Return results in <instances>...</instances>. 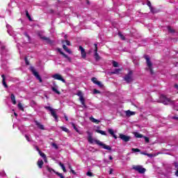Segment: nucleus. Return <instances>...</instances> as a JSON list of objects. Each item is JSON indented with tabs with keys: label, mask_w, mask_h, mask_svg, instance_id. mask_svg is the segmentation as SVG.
Returning <instances> with one entry per match:
<instances>
[{
	"label": "nucleus",
	"mask_w": 178,
	"mask_h": 178,
	"mask_svg": "<svg viewBox=\"0 0 178 178\" xmlns=\"http://www.w3.org/2000/svg\"><path fill=\"white\" fill-rule=\"evenodd\" d=\"M92 81L94 83V84H97L99 87H102V83L97 79V78L93 77L92 78Z\"/></svg>",
	"instance_id": "nucleus-16"
},
{
	"label": "nucleus",
	"mask_w": 178,
	"mask_h": 178,
	"mask_svg": "<svg viewBox=\"0 0 178 178\" xmlns=\"http://www.w3.org/2000/svg\"><path fill=\"white\" fill-rule=\"evenodd\" d=\"M120 138L122 140V141H124V143H127V141H130V136H126L124 134H120Z\"/></svg>",
	"instance_id": "nucleus-13"
},
{
	"label": "nucleus",
	"mask_w": 178,
	"mask_h": 178,
	"mask_svg": "<svg viewBox=\"0 0 178 178\" xmlns=\"http://www.w3.org/2000/svg\"><path fill=\"white\" fill-rule=\"evenodd\" d=\"M2 67L5 68V66L3 65V63L1 64Z\"/></svg>",
	"instance_id": "nucleus-62"
},
{
	"label": "nucleus",
	"mask_w": 178,
	"mask_h": 178,
	"mask_svg": "<svg viewBox=\"0 0 178 178\" xmlns=\"http://www.w3.org/2000/svg\"><path fill=\"white\" fill-rule=\"evenodd\" d=\"M76 95L79 97V101L83 106V108H87V105H86V99H84V95H83L82 91H78Z\"/></svg>",
	"instance_id": "nucleus-5"
},
{
	"label": "nucleus",
	"mask_w": 178,
	"mask_h": 178,
	"mask_svg": "<svg viewBox=\"0 0 178 178\" xmlns=\"http://www.w3.org/2000/svg\"><path fill=\"white\" fill-rule=\"evenodd\" d=\"M39 154L40 156H42V158H45L47 156V155H45V154L42 153L41 151H39Z\"/></svg>",
	"instance_id": "nucleus-39"
},
{
	"label": "nucleus",
	"mask_w": 178,
	"mask_h": 178,
	"mask_svg": "<svg viewBox=\"0 0 178 178\" xmlns=\"http://www.w3.org/2000/svg\"><path fill=\"white\" fill-rule=\"evenodd\" d=\"M108 131L109 134H111V136H113V134H115V131H113V129H108Z\"/></svg>",
	"instance_id": "nucleus-35"
},
{
	"label": "nucleus",
	"mask_w": 178,
	"mask_h": 178,
	"mask_svg": "<svg viewBox=\"0 0 178 178\" xmlns=\"http://www.w3.org/2000/svg\"><path fill=\"white\" fill-rule=\"evenodd\" d=\"M25 138H26V140H27L29 141V143H30V141H31V140L30 139V136H29L28 135H25Z\"/></svg>",
	"instance_id": "nucleus-42"
},
{
	"label": "nucleus",
	"mask_w": 178,
	"mask_h": 178,
	"mask_svg": "<svg viewBox=\"0 0 178 178\" xmlns=\"http://www.w3.org/2000/svg\"><path fill=\"white\" fill-rule=\"evenodd\" d=\"M18 108L19 109H20V111H24V108L23 107V105L22 104V103L18 104Z\"/></svg>",
	"instance_id": "nucleus-32"
},
{
	"label": "nucleus",
	"mask_w": 178,
	"mask_h": 178,
	"mask_svg": "<svg viewBox=\"0 0 178 178\" xmlns=\"http://www.w3.org/2000/svg\"><path fill=\"white\" fill-rule=\"evenodd\" d=\"M113 173V169L111 168L109 171V175H112Z\"/></svg>",
	"instance_id": "nucleus-50"
},
{
	"label": "nucleus",
	"mask_w": 178,
	"mask_h": 178,
	"mask_svg": "<svg viewBox=\"0 0 178 178\" xmlns=\"http://www.w3.org/2000/svg\"><path fill=\"white\" fill-rule=\"evenodd\" d=\"M60 129H61V130L65 133H69V129L65 127H60Z\"/></svg>",
	"instance_id": "nucleus-31"
},
{
	"label": "nucleus",
	"mask_w": 178,
	"mask_h": 178,
	"mask_svg": "<svg viewBox=\"0 0 178 178\" xmlns=\"http://www.w3.org/2000/svg\"><path fill=\"white\" fill-rule=\"evenodd\" d=\"M30 70L32 72L35 77H36V79L39 80L40 83H42V79H41V76H40V74H38V72L35 70L34 67H31Z\"/></svg>",
	"instance_id": "nucleus-9"
},
{
	"label": "nucleus",
	"mask_w": 178,
	"mask_h": 178,
	"mask_svg": "<svg viewBox=\"0 0 178 178\" xmlns=\"http://www.w3.org/2000/svg\"><path fill=\"white\" fill-rule=\"evenodd\" d=\"M88 141L90 144H94V143H95L96 144H97V145H99V147H102V148H104V149H107L108 151H111V149H112V148L109 145H105L104 143H103L99 140L92 138V136H91V135L88 136Z\"/></svg>",
	"instance_id": "nucleus-1"
},
{
	"label": "nucleus",
	"mask_w": 178,
	"mask_h": 178,
	"mask_svg": "<svg viewBox=\"0 0 178 178\" xmlns=\"http://www.w3.org/2000/svg\"><path fill=\"white\" fill-rule=\"evenodd\" d=\"M175 87L177 90H178V85H175Z\"/></svg>",
	"instance_id": "nucleus-60"
},
{
	"label": "nucleus",
	"mask_w": 178,
	"mask_h": 178,
	"mask_svg": "<svg viewBox=\"0 0 178 178\" xmlns=\"http://www.w3.org/2000/svg\"><path fill=\"white\" fill-rule=\"evenodd\" d=\"M132 168L138 173L143 174L145 173L146 169L143 168V165H133Z\"/></svg>",
	"instance_id": "nucleus-6"
},
{
	"label": "nucleus",
	"mask_w": 178,
	"mask_h": 178,
	"mask_svg": "<svg viewBox=\"0 0 178 178\" xmlns=\"http://www.w3.org/2000/svg\"><path fill=\"white\" fill-rule=\"evenodd\" d=\"M58 52H60V54L61 55H63V56H64V58H66V59H67V60H69L70 62V60H72V59L70 58V57H69L67 55H66L65 53H63V52L62 51V49H58Z\"/></svg>",
	"instance_id": "nucleus-17"
},
{
	"label": "nucleus",
	"mask_w": 178,
	"mask_h": 178,
	"mask_svg": "<svg viewBox=\"0 0 178 178\" xmlns=\"http://www.w3.org/2000/svg\"><path fill=\"white\" fill-rule=\"evenodd\" d=\"M15 116H17V113H14Z\"/></svg>",
	"instance_id": "nucleus-63"
},
{
	"label": "nucleus",
	"mask_w": 178,
	"mask_h": 178,
	"mask_svg": "<svg viewBox=\"0 0 178 178\" xmlns=\"http://www.w3.org/2000/svg\"><path fill=\"white\" fill-rule=\"evenodd\" d=\"M28 19L30 20V22H31L32 19L31 16L28 17Z\"/></svg>",
	"instance_id": "nucleus-59"
},
{
	"label": "nucleus",
	"mask_w": 178,
	"mask_h": 178,
	"mask_svg": "<svg viewBox=\"0 0 178 178\" xmlns=\"http://www.w3.org/2000/svg\"><path fill=\"white\" fill-rule=\"evenodd\" d=\"M86 175L87 176H92V173L91 172H88Z\"/></svg>",
	"instance_id": "nucleus-48"
},
{
	"label": "nucleus",
	"mask_w": 178,
	"mask_h": 178,
	"mask_svg": "<svg viewBox=\"0 0 178 178\" xmlns=\"http://www.w3.org/2000/svg\"><path fill=\"white\" fill-rule=\"evenodd\" d=\"M6 27L8 29V33L10 35H13V31H12V26L9 24H7L6 25Z\"/></svg>",
	"instance_id": "nucleus-18"
},
{
	"label": "nucleus",
	"mask_w": 178,
	"mask_h": 178,
	"mask_svg": "<svg viewBox=\"0 0 178 178\" xmlns=\"http://www.w3.org/2000/svg\"><path fill=\"white\" fill-rule=\"evenodd\" d=\"M51 145L52 147H54V148H55L56 149H58V145H56V143H52Z\"/></svg>",
	"instance_id": "nucleus-44"
},
{
	"label": "nucleus",
	"mask_w": 178,
	"mask_h": 178,
	"mask_svg": "<svg viewBox=\"0 0 178 178\" xmlns=\"http://www.w3.org/2000/svg\"><path fill=\"white\" fill-rule=\"evenodd\" d=\"M113 66L114 67H118L119 66V63L116 61H113Z\"/></svg>",
	"instance_id": "nucleus-36"
},
{
	"label": "nucleus",
	"mask_w": 178,
	"mask_h": 178,
	"mask_svg": "<svg viewBox=\"0 0 178 178\" xmlns=\"http://www.w3.org/2000/svg\"><path fill=\"white\" fill-rule=\"evenodd\" d=\"M112 136L115 138V140H116V138H118V136H116V135H115V134L113 135H112Z\"/></svg>",
	"instance_id": "nucleus-56"
},
{
	"label": "nucleus",
	"mask_w": 178,
	"mask_h": 178,
	"mask_svg": "<svg viewBox=\"0 0 178 178\" xmlns=\"http://www.w3.org/2000/svg\"><path fill=\"white\" fill-rule=\"evenodd\" d=\"M46 168L48 170V172H49L50 173L52 172H54V173L56 172H55V170H54V169L51 168L49 166H47Z\"/></svg>",
	"instance_id": "nucleus-33"
},
{
	"label": "nucleus",
	"mask_w": 178,
	"mask_h": 178,
	"mask_svg": "<svg viewBox=\"0 0 178 178\" xmlns=\"http://www.w3.org/2000/svg\"><path fill=\"white\" fill-rule=\"evenodd\" d=\"M93 94H101V91H99L97 89H94Z\"/></svg>",
	"instance_id": "nucleus-40"
},
{
	"label": "nucleus",
	"mask_w": 178,
	"mask_h": 178,
	"mask_svg": "<svg viewBox=\"0 0 178 178\" xmlns=\"http://www.w3.org/2000/svg\"><path fill=\"white\" fill-rule=\"evenodd\" d=\"M126 116L130 117L136 115L135 112L131 111L130 110H128L125 112Z\"/></svg>",
	"instance_id": "nucleus-20"
},
{
	"label": "nucleus",
	"mask_w": 178,
	"mask_h": 178,
	"mask_svg": "<svg viewBox=\"0 0 178 178\" xmlns=\"http://www.w3.org/2000/svg\"><path fill=\"white\" fill-rule=\"evenodd\" d=\"M44 109H47V111H49L51 113V115L53 118H54L55 121L58 122V115H56V109L52 108L51 106H44Z\"/></svg>",
	"instance_id": "nucleus-4"
},
{
	"label": "nucleus",
	"mask_w": 178,
	"mask_h": 178,
	"mask_svg": "<svg viewBox=\"0 0 178 178\" xmlns=\"http://www.w3.org/2000/svg\"><path fill=\"white\" fill-rule=\"evenodd\" d=\"M120 72H122V69L118 68V69H115L113 72H112V74H119V73H120Z\"/></svg>",
	"instance_id": "nucleus-25"
},
{
	"label": "nucleus",
	"mask_w": 178,
	"mask_h": 178,
	"mask_svg": "<svg viewBox=\"0 0 178 178\" xmlns=\"http://www.w3.org/2000/svg\"><path fill=\"white\" fill-rule=\"evenodd\" d=\"M90 120L91 122H92V123H96L97 124H99V122H101V121H99V120H98L94 118V117H90Z\"/></svg>",
	"instance_id": "nucleus-22"
},
{
	"label": "nucleus",
	"mask_w": 178,
	"mask_h": 178,
	"mask_svg": "<svg viewBox=\"0 0 178 178\" xmlns=\"http://www.w3.org/2000/svg\"><path fill=\"white\" fill-rule=\"evenodd\" d=\"M1 77L3 79L2 83H3V86L6 88H8V85L6 84V81H5V75L2 74Z\"/></svg>",
	"instance_id": "nucleus-23"
},
{
	"label": "nucleus",
	"mask_w": 178,
	"mask_h": 178,
	"mask_svg": "<svg viewBox=\"0 0 178 178\" xmlns=\"http://www.w3.org/2000/svg\"><path fill=\"white\" fill-rule=\"evenodd\" d=\"M25 35L28 38V40H30V36H29V35H27V33H25Z\"/></svg>",
	"instance_id": "nucleus-57"
},
{
	"label": "nucleus",
	"mask_w": 178,
	"mask_h": 178,
	"mask_svg": "<svg viewBox=\"0 0 178 178\" xmlns=\"http://www.w3.org/2000/svg\"><path fill=\"white\" fill-rule=\"evenodd\" d=\"M89 52H92V51L90 50V51H89Z\"/></svg>",
	"instance_id": "nucleus-64"
},
{
	"label": "nucleus",
	"mask_w": 178,
	"mask_h": 178,
	"mask_svg": "<svg viewBox=\"0 0 178 178\" xmlns=\"http://www.w3.org/2000/svg\"><path fill=\"white\" fill-rule=\"evenodd\" d=\"M79 49L81 50V55L83 59H86V58H87V53H86V49H84V48H83L81 46H79Z\"/></svg>",
	"instance_id": "nucleus-14"
},
{
	"label": "nucleus",
	"mask_w": 178,
	"mask_h": 178,
	"mask_svg": "<svg viewBox=\"0 0 178 178\" xmlns=\"http://www.w3.org/2000/svg\"><path fill=\"white\" fill-rule=\"evenodd\" d=\"M42 165H44V161H42L41 159H39L38 161V166L39 169H42Z\"/></svg>",
	"instance_id": "nucleus-21"
},
{
	"label": "nucleus",
	"mask_w": 178,
	"mask_h": 178,
	"mask_svg": "<svg viewBox=\"0 0 178 178\" xmlns=\"http://www.w3.org/2000/svg\"><path fill=\"white\" fill-rule=\"evenodd\" d=\"M0 52L1 55V60H3L5 59V57L8 55V50L6 49V47L2 42L0 41Z\"/></svg>",
	"instance_id": "nucleus-3"
},
{
	"label": "nucleus",
	"mask_w": 178,
	"mask_h": 178,
	"mask_svg": "<svg viewBox=\"0 0 178 178\" xmlns=\"http://www.w3.org/2000/svg\"><path fill=\"white\" fill-rule=\"evenodd\" d=\"M64 118H65L66 122H67V120H69V118L66 116V115H64Z\"/></svg>",
	"instance_id": "nucleus-54"
},
{
	"label": "nucleus",
	"mask_w": 178,
	"mask_h": 178,
	"mask_svg": "<svg viewBox=\"0 0 178 178\" xmlns=\"http://www.w3.org/2000/svg\"><path fill=\"white\" fill-rule=\"evenodd\" d=\"M124 80L127 81V83H131V81H133V72L129 71L128 74L125 75L124 77Z\"/></svg>",
	"instance_id": "nucleus-8"
},
{
	"label": "nucleus",
	"mask_w": 178,
	"mask_h": 178,
	"mask_svg": "<svg viewBox=\"0 0 178 178\" xmlns=\"http://www.w3.org/2000/svg\"><path fill=\"white\" fill-rule=\"evenodd\" d=\"M39 36L40 37V38L42 40H43V41H46V42H47V44H52V40H49V38H47L40 33H39Z\"/></svg>",
	"instance_id": "nucleus-15"
},
{
	"label": "nucleus",
	"mask_w": 178,
	"mask_h": 178,
	"mask_svg": "<svg viewBox=\"0 0 178 178\" xmlns=\"http://www.w3.org/2000/svg\"><path fill=\"white\" fill-rule=\"evenodd\" d=\"M118 35H119V37H120V38H122V40H125L124 39V35L122 34V33H118Z\"/></svg>",
	"instance_id": "nucleus-41"
},
{
	"label": "nucleus",
	"mask_w": 178,
	"mask_h": 178,
	"mask_svg": "<svg viewBox=\"0 0 178 178\" xmlns=\"http://www.w3.org/2000/svg\"><path fill=\"white\" fill-rule=\"evenodd\" d=\"M96 132L99 133V134H102V136H106V133L102 130L97 129Z\"/></svg>",
	"instance_id": "nucleus-27"
},
{
	"label": "nucleus",
	"mask_w": 178,
	"mask_h": 178,
	"mask_svg": "<svg viewBox=\"0 0 178 178\" xmlns=\"http://www.w3.org/2000/svg\"><path fill=\"white\" fill-rule=\"evenodd\" d=\"M147 6L150 8L152 13H155V11L154 10V8H152V7L151 6V3L149 1L147 2Z\"/></svg>",
	"instance_id": "nucleus-29"
},
{
	"label": "nucleus",
	"mask_w": 178,
	"mask_h": 178,
	"mask_svg": "<svg viewBox=\"0 0 178 178\" xmlns=\"http://www.w3.org/2000/svg\"><path fill=\"white\" fill-rule=\"evenodd\" d=\"M35 149H36V151H38V152H40V148H38L37 146L35 147Z\"/></svg>",
	"instance_id": "nucleus-52"
},
{
	"label": "nucleus",
	"mask_w": 178,
	"mask_h": 178,
	"mask_svg": "<svg viewBox=\"0 0 178 178\" xmlns=\"http://www.w3.org/2000/svg\"><path fill=\"white\" fill-rule=\"evenodd\" d=\"M65 42L66 43L67 45H70V41L65 40Z\"/></svg>",
	"instance_id": "nucleus-47"
},
{
	"label": "nucleus",
	"mask_w": 178,
	"mask_h": 178,
	"mask_svg": "<svg viewBox=\"0 0 178 178\" xmlns=\"http://www.w3.org/2000/svg\"><path fill=\"white\" fill-rule=\"evenodd\" d=\"M71 172L74 175L76 172H74V170H71Z\"/></svg>",
	"instance_id": "nucleus-61"
},
{
	"label": "nucleus",
	"mask_w": 178,
	"mask_h": 178,
	"mask_svg": "<svg viewBox=\"0 0 178 178\" xmlns=\"http://www.w3.org/2000/svg\"><path fill=\"white\" fill-rule=\"evenodd\" d=\"M56 175H57V176H58L60 178H65V177H63V175H62V173L56 172Z\"/></svg>",
	"instance_id": "nucleus-38"
},
{
	"label": "nucleus",
	"mask_w": 178,
	"mask_h": 178,
	"mask_svg": "<svg viewBox=\"0 0 178 178\" xmlns=\"http://www.w3.org/2000/svg\"><path fill=\"white\" fill-rule=\"evenodd\" d=\"M172 119H175L176 120H178V117L173 116V117L172 118Z\"/></svg>",
	"instance_id": "nucleus-55"
},
{
	"label": "nucleus",
	"mask_w": 178,
	"mask_h": 178,
	"mask_svg": "<svg viewBox=\"0 0 178 178\" xmlns=\"http://www.w3.org/2000/svg\"><path fill=\"white\" fill-rule=\"evenodd\" d=\"M168 30L169 33H175V29H172V27H170V26L168 27Z\"/></svg>",
	"instance_id": "nucleus-37"
},
{
	"label": "nucleus",
	"mask_w": 178,
	"mask_h": 178,
	"mask_svg": "<svg viewBox=\"0 0 178 178\" xmlns=\"http://www.w3.org/2000/svg\"><path fill=\"white\" fill-rule=\"evenodd\" d=\"M26 17H30V14H29V11H26Z\"/></svg>",
	"instance_id": "nucleus-49"
},
{
	"label": "nucleus",
	"mask_w": 178,
	"mask_h": 178,
	"mask_svg": "<svg viewBox=\"0 0 178 178\" xmlns=\"http://www.w3.org/2000/svg\"><path fill=\"white\" fill-rule=\"evenodd\" d=\"M72 124L74 130H76V131H79V129H77V127H76V125L74 124V123H72Z\"/></svg>",
	"instance_id": "nucleus-45"
},
{
	"label": "nucleus",
	"mask_w": 178,
	"mask_h": 178,
	"mask_svg": "<svg viewBox=\"0 0 178 178\" xmlns=\"http://www.w3.org/2000/svg\"><path fill=\"white\" fill-rule=\"evenodd\" d=\"M25 63L26 65H29V60H27V58H25Z\"/></svg>",
	"instance_id": "nucleus-51"
},
{
	"label": "nucleus",
	"mask_w": 178,
	"mask_h": 178,
	"mask_svg": "<svg viewBox=\"0 0 178 178\" xmlns=\"http://www.w3.org/2000/svg\"><path fill=\"white\" fill-rule=\"evenodd\" d=\"M109 159H110L111 161H112V159H113V158L112 157V156H109Z\"/></svg>",
	"instance_id": "nucleus-58"
},
{
	"label": "nucleus",
	"mask_w": 178,
	"mask_h": 178,
	"mask_svg": "<svg viewBox=\"0 0 178 178\" xmlns=\"http://www.w3.org/2000/svg\"><path fill=\"white\" fill-rule=\"evenodd\" d=\"M95 60H99L101 59V57L99 56V54H98V45L97 44H95Z\"/></svg>",
	"instance_id": "nucleus-12"
},
{
	"label": "nucleus",
	"mask_w": 178,
	"mask_h": 178,
	"mask_svg": "<svg viewBox=\"0 0 178 178\" xmlns=\"http://www.w3.org/2000/svg\"><path fill=\"white\" fill-rule=\"evenodd\" d=\"M35 123L36 126H38V127L40 129V130H45V128L44 127V126L41 123H40L38 121H35Z\"/></svg>",
	"instance_id": "nucleus-19"
},
{
	"label": "nucleus",
	"mask_w": 178,
	"mask_h": 178,
	"mask_svg": "<svg viewBox=\"0 0 178 178\" xmlns=\"http://www.w3.org/2000/svg\"><path fill=\"white\" fill-rule=\"evenodd\" d=\"M58 88H59V87L58 86L56 83H55V81H54L53 86H51V90H52V91H54V92H56V94H58V95H60V92H59V90H58Z\"/></svg>",
	"instance_id": "nucleus-11"
},
{
	"label": "nucleus",
	"mask_w": 178,
	"mask_h": 178,
	"mask_svg": "<svg viewBox=\"0 0 178 178\" xmlns=\"http://www.w3.org/2000/svg\"><path fill=\"white\" fill-rule=\"evenodd\" d=\"M144 138L146 143H149V139L147 137L145 136Z\"/></svg>",
	"instance_id": "nucleus-46"
},
{
	"label": "nucleus",
	"mask_w": 178,
	"mask_h": 178,
	"mask_svg": "<svg viewBox=\"0 0 178 178\" xmlns=\"http://www.w3.org/2000/svg\"><path fill=\"white\" fill-rule=\"evenodd\" d=\"M11 101L13 104V105H16V97H15V95L11 94Z\"/></svg>",
	"instance_id": "nucleus-26"
},
{
	"label": "nucleus",
	"mask_w": 178,
	"mask_h": 178,
	"mask_svg": "<svg viewBox=\"0 0 178 178\" xmlns=\"http://www.w3.org/2000/svg\"><path fill=\"white\" fill-rule=\"evenodd\" d=\"M44 161L47 163V162H48V161L47 160V156L46 157H43Z\"/></svg>",
	"instance_id": "nucleus-53"
},
{
	"label": "nucleus",
	"mask_w": 178,
	"mask_h": 178,
	"mask_svg": "<svg viewBox=\"0 0 178 178\" xmlns=\"http://www.w3.org/2000/svg\"><path fill=\"white\" fill-rule=\"evenodd\" d=\"M134 134L136 138H143V137H144L142 134H140L138 132H134Z\"/></svg>",
	"instance_id": "nucleus-24"
},
{
	"label": "nucleus",
	"mask_w": 178,
	"mask_h": 178,
	"mask_svg": "<svg viewBox=\"0 0 178 178\" xmlns=\"http://www.w3.org/2000/svg\"><path fill=\"white\" fill-rule=\"evenodd\" d=\"M160 102L164 104V105H175V101H171L170 99L163 95H161L160 97Z\"/></svg>",
	"instance_id": "nucleus-2"
},
{
	"label": "nucleus",
	"mask_w": 178,
	"mask_h": 178,
	"mask_svg": "<svg viewBox=\"0 0 178 178\" xmlns=\"http://www.w3.org/2000/svg\"><path fill=\"white\" fill-rule=\"evenodd\" d=\"M51 77L54 80H59L60 81H62L63 83H66V80H65V79H63L62 75H60V74H58V73L54 74L51 76Z\"/></svg>",
	"instance_id": "nucleus-10"
},
{
	"label": "nucleus",
	"mask_w": 178,
	"mask_h": 178,
	"mask_svg": "<svg viewBox=\"0 0 178 178\" xmlns=\"http://www.w3.org/2000/svg\"><path fill=\"white\" fill-rule=\"evenodd\" d=\"M145 59H146V63L148 67L147 70H149L151 74H154V72L152 71V63H151L149 57H148V56H145Z\"/></svg>",
	"instance_id": "nucleus-7"
},
{
	"label": "nucleus",
	"mask_w": 178,
	"mask_h": 178,
	"mask_svg": "<svg viewBox=\"0 0 178 178\" xmlns=\"http://www.w3.org/2000/svg\"><path fill=\"white\" fill-rule=\"evenodd\" d=\"M132 151L133 152H140V149L137 148H132Z\"/></svg>",
	"instance_id": "nucleus-43"
},
{
	"label": "nucleus",
	"mask_w": 178,
	"mask_h": 178,
	"mask_svg": "<svg viewBox=\"0 0 178 178\" xmlns=\"http://www.w3.org/2000/svg\"><path fill=\"white\" fill-rule=\"evenodd\" d=\"M59 165L60 166L61 169H63L64 172H66V168L65 167V165H63L62 163H59Z\"/></svg>",
	"instance_id": "nucleus-30"
},
{
	"label": "nucleus",
	"mask_w": 178,
	"mask_h": 178,
	"mask_svg": "<svg viewBox=\"0 0 178 178\" xmlns=\"http://www.w3.org/2000/svg\"><path fill=\"white\" fill-rule=\"evenodd\" d=\"M175 166L177 169V171L175 172V176H177L178 177V164H177V163H175Z\"/></svg>",
	"instance_id": "nucleus-34"
},
{
	"label": "nucleus",
	"mask_w": 178,
	"mask_h": 178,
	"mask_svg": "<svg viewBox=\"0 0 178 178\" xmlns=\"http://www.w3.org/2000/svg\"><path fill=\"white\" fill-rule=\"evenodd\" d=\"M63 48L66 52H67V54H72V51H70V49H69L65 44L63 45Z\"/></svg>",
	"instance_id": "nucleus-28"
}]
</instances>
